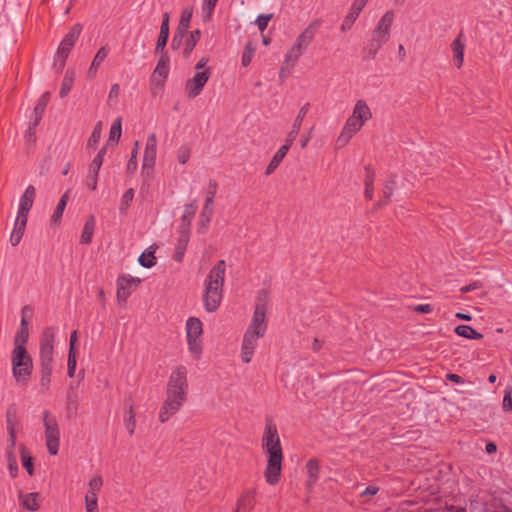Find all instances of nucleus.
<instances>
[{
  "label": "nucleus",
  "mask_w": 512,
  "mask_h": 512,
  "mask_svg": "<svg viewBox=\"0 0 512 512\" xmlns=\"http://www.w3.org/2000/svg\"><path fill=\"white\" fill-rule=\"evenodd\" d=\"M213 214H214V204L204 202L201 212L199 214V219H198V224H197L198 225V228H197L198 233L203 234L207 231Z\"/></svg>",
  "instance_id": "obj_20"
},
{
  "label": "nucleus",
  "mask_w": 512,
  "mask_h": 512,
  "mask_svg": "<svg viewBox=\"0 0 512 512\" xmlns=\"http://www.w3.org/2000/svg\"><path fill=\"white\" fill-rule=\"evenodd\" d=\"M186 339L188 350L194 360H199L203 351V324L197 317H189L186 321Z\"/></svg>",
  "instance_id": "obj_9"
},
{
  "label": "nucleus",
  "mask_w": 512,
  "mask_h": 512,
  "mask_svg": "<svg viewBox=\"0 0 512 512\" xmlns=\"http://www.w3.org/2000/svg\"><path fill=\"white\" fill-rule=\"evenodd\" d=\"M108 52H109V50L105 46L101 47L97 51L96 55L94 56V58L92 60L91 65L88 69V72H87L88 78L93 79L96 77L98 68L102 64V62L106 59Z\"/></svg>",
  "instance_id": "obj_28"
},
{
  "label": "nucleus",
  "mask_w": 512,
  "mask_h": 512,
  "mask_svg": "<svg viewBox=\"0 0 512 512\" xmlns=\"http://www.w3.org/2000/svg\"><path fill=\"white\" fill-rule=\"evenodd\" d=\"M8 432V442H9V448L10 450H13V448L15 447V444H16V429L15 428H11L9 430H7Z\"/></svg>",
  "instance_id": "obj_63"
},
{
  "label": "nucleus",
  "mask_w": 512,
  "mask_h": 512,
  "mask_svg": "<svg viewBox=\"0 0 512 512\" xmlns=\"http://www.w3.org/2000/svg\"><path fill=\"white\" fill-rule=\"evenodd\" d=\"M268 300V292L260 290L255 300V309L251 322L246 329L242 345L240 357L242 362L250 363L254 352L258 346L260 338L264 337L267 331L266 302Z\"/></svg>",
  "instance_id": "obj_2"
},
{
  "label": "nucleus",
  "mask_w": 512,
  "mask_h": 512,
  "mask_svg": "<svg viewBox=\"0 0 512 512\" xmlns=\"http://www.w3.org/2000/svg\"><path fill=\"white\" fill-rule=\"evenodd\" d=\"M191 156V149L187 145H182L177 150V160L181 164H186Z\"/></svg>",
  "instance_id": "obj_51"
},
{
  "label": "nucleus",
  "mask_w": 512,
  "mask_h": 512,
  "mask_svg": "<svg viewBox=\"0 0 512 512\" xmlns=\"http://www.w3.org/2000/svg\"><path fill=\"white\" fill-rule=\"evenodd\" d=\"M306 471L308 474L307 487L309 489H311L314 487V485L317 483V481L319 479L320 466H319L318 460H316V459L308 460L306 463Z\"/></svg>",
  "instance_id": "obj_29"
},
{
  "label": "nucleus",
  "mask_w": 512,
  "mask_h": 512,
  "mask_svg": "<svg viewBox=\"0 0 512 512\" xmlns=\"http://www.w3.org/2000/svg\"><path fill=\"white\" fill-rule=\"evenodd\" d=\"M502 408L506 412L512 411V387H506L502 401Z\"/></svg>",
  "instance_id": "obj_54"
},
{
  "label": "nucleus",
  "mask_w": 512,
  "mask_h": 512,
  "mask_svg": "<svg viewBox=\"0 0 512 512\" xmlns=\"http://www.w3.org/2000/svg\"><path fill=\"white\" fill-rule=\"evenodd\" d=\"M77 366L76 353H68L67 359V374L70 378L74 377Z\"/></svg>",
  "instance_id": "obj_55"
},
{
  "label": "nucleus",
  "mask_w": 512,
  "mask_h": 512,
  "mask_svg": "<svg viewBox=\"0 0 512 512\" xmlns=\"http://www.w3.org/2000/svg\"><path fill=\"white\" fill-rule=\"evenodd\" d=\"M368 0H355L351 8L346 15L345 19L343 20L340 29L343 32H346L350 30L356 21V19L359 17L360 13L362 12L363 8L366 6Z\"/></svg>",
  "instance_id": "obj_17"
},
{
  "label": "nucleus",
  "mask_w": 512,
  "mask_h": 512,
  "mask_svg": "<svg viewBox=\"0 0 512 512\" xmlns=\"http://www.w3.org/2000/svg\"><path fill=\"white\" fill-rule=\"evenodd\" d=\"M45 443L51 455H57L60 447V430L57 419L49 411L43 412Z\"/></svg>",
  "instance_id": "obj_11"
},
{
  "label": "nucleus",
  "mask_w": 512,
  "mask_h": 512,
  "mask_svg": "<svg viewBox=\"0 0 512 512\" xmlns=\"http://www.w3.org/2000/svg\"><path fill=\"white\" fill-rule=\"evenodd\" d=\"M27 220L16 217L12 233L10 235V243L12 246H17L25 232Z\"/></svg>",
  "instance_id": "obj_30"
},
{
  "label": "nucleus",
  "mask_w": 512,
  "mask_h": 512,
  "mask_svg": "<svg viewBox=\"0 0 512 512\" xmlns=\"http://www.w3.org/2000/svg\"><path fill=\"white\" fill-rule=\"evenodd\" d=\"M291 146H292L291 143L285 141V144L282 145L276 151V153L274 154L273 158L271 159V161L269 162L268 166L266 167L265 174L267 176L271 175L277 169V167L280 165V163L282 162V160L284 159V157L288 153V151H289Z\"/></svg>",
  "instance_id": "obj_24"
},
{
  "label": "nucleus",
  "mask_w": 512,
  "mask_h": 512,
  "mask_svg": "<svg viewBox=\"0 0 512 512\" xmlns=\"http://www.w3.org/2000/svg\"><path fill=\"white\" fill-rule=\"evenodd\" d=\"M379 491V487L377 486H374V485H369L368 487L365 488V490L361 493V496L362 497H366V496H374L378 493Z\"/></svg>",
  "instance_id": "obj_64"
},
{
  "label": "nucleus",
  "mask_w": 512,
  "mask_h": 512,
  "mask_svg": "<svg viewBox=\"0 0 512 512\" xmlns=\"http://www.w3.org/2000/svg\"><path fill=\"white\" fill-rule=\"evenodd\" d=\"M21 458H22V465L26 469L29 475L33 474V462L32 457L27 452L26 448L24 446L21 447Z\"/></svg>",
  "instance_id": "obj_50"
},
{
  "label": "nucleus",
  "mask_w": 512,
  "mask_h": 512,
  "mask_svg": "<svg viewBox=\"0 0 512 512\" xmlns=\"http://www.w3.org/2000/svg\"><path fill=\"white\" fill-rule=\"evenodd\" d=\"M465 47L466 41L464 38V34L460 33L451 44V50L457 68H461L463 65Z\"/></svg>",
  "instance_id": "obj_19"
},
{
  "label": "nucleus",
  "mask_w": 512,
  "mask_h": 512,
  "mask_svg": "<svg viewBox=\"0 0 512 512\" xmlns=\"http://www.w3.org/2000/svg\"><path fill=\"white\" fill-rule=\"evenodd\" d=\"M454 331L458 336L466 339L480 340L483 338L481 333L477 332L469 325H458Z\"/></svg>",
  "instance_id": "obj_33"
},
{
  "label": "nucleus",
  "mask_w": 512,
  "mask_h": 512,
  "mask_svg": "<svg viewBox=\"0 0 512 512\" xmlns=\"http://www.w3.org/2000/svg\"><path fill=\"white\" fill-rule=\"evenodd\" d=\"M21 505L29 511H36L39 509V501L37 493H27L20 495Z\"/></svg>",
  "instance_id": "obj_34"
},
{
  "label": "nucleus",
  "mask_w": 512,
  "mask_h": 512,
  "mask_svg": "<svg viewBox=\"0 0 512 512\" xmlns=\"http://www.w3.org/2000/svg\"><path fill=\"white\" fill-rule=\"evenodd\" d=\"M366 170V176H365V186H373L375 173L373 169H371L369 166L365 168Z\"/></svg>",
  "instance_id": "obj_61"
},
{
  "label": "nucleus",
  "mask_w": 512,
  "mask_h": 512,
  "mask_svg": "<svg viewBox=\"0 0 512 512\" xmlns=\"http://www.w3.org/2000/svg\"><path fill=\"white\" fill-rule=\"evenodd\" d=\"M197 201L193 200L191 203L184 205L181 222L178 229L190 231L192 220L195 217L197 211Z\"/></svg>",
  "instance_id": "obj_23"
},
{
  "label": "nucleus",
  "mask_w": 512,
  "mask_h": 512,
  "mask_svg": "<svg viewBox=\"0 0 512 512\" xmlns=\"http://www.w3.org/2000/svg\"><path fill=\"white\" fill-rule=\"evenodd\" d=\"M414 311L418 313H430L433 310V307L431 304H419L414 306Z\"/></svg>",
  "instance_id": "obj_62"
},
{
  "label": "nucleus",
  "mask_w": 512,
  "mask_h": 512,
  "mask_svg": "<svg viewBox=\"0 0 512 512\" xmlns=\"http://www.w3.org/2000/svg\"><path fill=\"white\" fill-rule=\"evenodd\" d=\"M226 263L219 260L209 271L204 281L203 304L207 312H215L223 299Z\"/></svg>",
  "instance_id": "obj_4"
},
{
  "label": "nucleus",
  "mask_w": 512,
  "mask_h": 512,
  "mask_svg": "<svg viewBox=\"0 0 512 512\" xmlns=\"http://www.w3.org/2000/svg\"><path fill=\"white\" fill-rule=\"evenodd\" d=\"M217 189H218L217 182L213 179L209 180L207 188H206V192H205L204 202L214 204V198L216 196Z\"/></svg>",
  "instance_id": "obj_47"
},
{
  "label": "nucleus",
  "mask_w": 512,
  "mask_h": 512,
  "mask_svg": "<svg viewBox=\"0 0 512 512\" xmlns=\"http://www.w3.org/2000/svg\"><path fill=\"white\" fill-rule=\"evenodd\" d=\"M140 282L139 278L130 275L119 276L117 279V300L125 302Z\"/></svg>",
  "instance_id": "obj_15"
},
{
  "label": "nucleus",
  "mask_w": 512,
  "mask_h": 512,
  "mask_svg": "<svg viewBox=\"0 0 512 512\" xmlns=\"http://www.w3.org/2000/svg\"><path fill=\"white\" fill-rule=\"evenodd\" d=\"M396 186V182L394 178L389 179L386 181L383 187V199L379 201L378 206L381 207L388 203L390 197L393 194L394 188Z\"/></svg>",
  "instance_id": "obj_40"
},
{
  "label": "nucleus",
  "mask_w": 512,
  "mask_h": 512,
  "mask_svg": "<svg viewBox=\"0 0 512 512\" xmlns=\"http://www.w3.org/2000/svg\"><path fill=\"white\" fill-rule=\"evenodd\" d=\"M122 134V119L118 117L112 123L109 131V142H118Z\"/></svg>",
  "instance_id": "obj_42"
},
{
  "label": "nucleus",
  "mask_w": 512,
  "mask_h": 512,
  "mask_svg": "<svg viewBox=\"0 0 512 512\" xmlns=\"http://www.w3.org/2000/svg\"><path fill=\"white\" fill-rule=\"evenodd\" d=\"M190 239V231L178 229V239L175 245L174 260L181 262L184 258L188 243Z\"/></svg>",
  "instance_id": "obj_21"
},
{
  "label": "nucleus",
  "mask_w": 512,
  "mask_h": 512,
  "mask_svg": "<svg viewBox=\"0 0 512 512\" xmlns=\"http://www.w3.org/2000/svg\"><path fill=\"white\" fill-rule=\"evenodd\" d=\"M86 512H99L98 496L85 494L84 497Z\"/></svg>",
  "instance_id": "obj_48"
},
{
  "label": "nucleus",
  "mask_w": 512,
  "mask_h": 512,
  "mask_svg": "<svg viewBox=\"0 0 512 512\" xmlns=\"http://www.w3.org/2000/svg\"><path fill=\"white\" fill-rule=\"evenodd\" d=\"M320 25V21L310 23L296 38L292 46L287 50L284 62L292 66L297 62L301 55L307 50L312 43L316 30Z\"/></svg>",
  "instance_id": "obj_7"
},
{
  "label": "nucleus",
  "mask_w": 512,
  "mask_h": 512,
  "mask_svg": "<svg viewBox=\"0 0 512 512\" xmlns=\"http://www.w3.org/2000/svg\"><path fill=\"white\" fill-rule=\"evenodd\" d=\"M6 423H7V430H9L11 428L16 429V426L18 423L16 408H14V407L8 408V410L6 412Z\"/></svg>",
  "instance_id": "obj_52"
},
{
  "label": "nucleus",
  "mask_w": 512,
  "mask_h": 512,
  "mask_svg": "<svg viewBox=\"0 0 512 512\" xmlns=\"http://www.w3.org/2000/svg\"><path fill=\"white\" fill-rule=\"evenodd\" d=\"M273 15L272 14H260L256 20H255V24L257 25L258 29L263 32L267 26H268V23L269 21L272 19Z\"/></svg>",
  "instance_id": "obj_57"
},
{
  "label": "nucleus",
  "mask_w": 512,
  "mask_h": 512,
  "mask_svg": "<svg viewBox=\"0 0 512 512\" xmlns=\"http://www.w3.org/2000/svg\"><path fill=\"white\" fill-rule=\"evenodd\" d=\"M103 161L94 158L89 164L88 173L99 175Z\"/></svg>",
  "instance_id": "obj_60"
},
{
  "label": "nucleus",
  "mask_w": 512,
  "mask_h": 512,
  "mask_svg": "<svg viewBox=\"0 0 512 512\" xmlns=\"http://www.w3.org/2000/svg\"><path fill=\"white\" fill-rule=\"evenodd\" d=\"M138 151H139V141H136L134 143V147H133V149L131 151L130 159H129V161L127 163V166H126V171L129 174H134L135 171L137 170Z\"/></svg>",
  "instance_id": "obj_43"
},
{
  "label": "nucleus",
  "mask_w": 512,
  "mask_h": 512,
  "mask_svg": "<svg viewBox=\"0 0 512 512\" xmlns=\"http://www.w3.org/2000/svg\"><path fill=\"white\" fill-rule=\"evenodd\" d=\"M200 36H201V31L200 30H194L190 33L187 41H186V44H185V48H184V55L185 56H188L192 51L193 49L195 48L197 42L199 41L200 39Z\"/></svg>",
  "instance_id": "obj_41"
},
{
  "label": "nucleus",
  "mask_w": 512,
  "mask_h": 512,
  "mask_svg": "<svg viewBox=\"0 0 512 512\" xmlns=\"http://www.w3.org/2000/svg\"><path fill=\"white\" fill-rule=\"evenodd\" d=\"M254 53H255V47L252 45V43H250V42L247 43L244 48V51L242 53V58H241V63L244 67H247L251 63Z\"/></svg>",
  "instance_id": "obj_49"
},
{
  "label": "nucleus",
  "mask_w": 512,
  "mask_h": 512,
  "mask_svg": "<svg viewBox=\"0 0 512 512\" xmlns=\"http://www.w3.org/2000/svg\"><path fill=\"white\" fill-rule=\"evenodd\" d=\"M138 261H139L140 265L145 268L153 267L156 264V257L154 255V251H148V250L144 251L140 255Z\"/></svg>",
  "instance_id": "obj_44"
},
{
  "label": "nucleus",
  "mask_w": 512,
  "mask_h": 512,
  "mask_svg": "<svg viewBox=\"0 0 512 512\" xmlns=\"http://www.w3.org/2000/svg\"><path fill=\"white\" fill-rule=\"evenodd\" d=\"M255 505V491H245L237 501V507L234 512H248L254 508Z\"/></svg>",
  "instance_id": "obj_27"
},
{
  "label": "nucleus",
  "mask_w": 512,
  "mask_h": 512,
  "mask_svg": "<svg viewBox=\"0 0 512 512\" xmlns=\"http://www.w3.org/2000/svg\"><path fill=\"white\" fill-rule=\"evenodd\" d=\"M29 339V331L28 329H18L15 338H14V348L13 349H26V344Z\"/></svg>",
  "instance_id": "obj_38"
},
{
  "label": "nucleus",
  "mask_w": 512,
  "mask_h": 512,
  "mask_svg": "<svg viewBox=\"0 0 512 512\" xmlns=\"http://www.w3.org/2000/svg\"><path fill=\"white\" fill-rule=\"evenodd\" d=\"M169 37V14L164 13L162 23L160 26V33L157 39L155 51L164 52V48L167 44V40Z\"/></svg>",
  "instance_id": "obj_26"
},
{
  "label": "nucleus",
  "mask_w": 512,
  "mask_h": 512,
  "mask_svg": "<svg viewBox=\"0 0 512 512\" xmlns=\"http://www.w3.org/2000/svg\"><path fill=\"white\" fill-rule=\"evenodd\" d=\"M95 217L93 215L89 216L87 221L84 224L83 231L81 233L80 242L83 244H90L93 238V234L95 231Z\"/></svg>",
  "instance_id": "obj_31"
},
{
  "label": "nucleus",
  "mask_w": 512,
  "mask_h": 512,
  "mask_svg": "<svg viewBox=\"0 0 512 512\" xmlns=\"http://www.w3.org/2000/svg\"><path fill=\"white\" fill-rule=\"evenodd\" d=\"M394 19V12L389 10L378 21L368 43V54L370 57L374 58L383 45L390 39V31Z\"/></svg>",
  "instance_id": "obj_6"
},
{
  "label": "nucleus",
  "mask_w": 512,
  "mask_h": 512,
  "mask_svg": "<svg viewBox=\"0 0 512 512\" xmlns=\"http://www.w3.org/2000/svg\"><path fill=\"white\" fill-rule=\"evenodd\" d=\"M49 99H50V93L49 92H45L38 100V102L36 103L35 107H34V112H38L40 114H43L44 111H45V108L49 102Z\"/></svg>",
  "instance_id": "obj_56"
},
{
  "label": "nucleus",
  "mask_w": 512,
  "mask_h": 512,
  "mask_svg": "<svg viewBox=\"0 0 512 512\" xmlns=\"http://www.w3.org/2000/svg\"><path fill=\"white\" fill-rule=\"evenodd\" d=\"M74 75H75L74 71H72V70L66 71V73L63 77V80H62L60 91H59V96L61 98L66 97L69 94V92L71 91L73 83H74Z\"/></svg>",
  "instance_id": "obj_35"
},
{
  "label": "nucleus",
  "mask_w": 512,
  "mask_h": 512,
  "mask_svg": "<svg viewBox=\"0 0 512 512\" xmlns=\"http://www.w3.org/2000/svg\"><path fill=\"white\" fill-rule=\"evenodd\" d=\"M102 486H103L102 476L99 474H95L89 479V481L87 483L86 494L98 496V493L101 491Z\"/></svg>",
  "instance_id": "obj_37"
},
{
  "label": "nucleus",
  "mask_w": 512,
  "mask_h": 512,
  "mask_svg": "<svg viewBox=\"0 0 512 512\" xmlns=\"http://www.w3.org/2000/svg\"><path fill=\"white\" fill-rule=\"evenodd\" d=\"M210 76L211 70L207 68L204 71L196 72L192 78L188 79L185 83V91L188 98L194 99L199 96Z\"/></svg>",
  "instance_id": "obj_13"
},
{
  "label": "nucleus",
  "mask_w": 512,
  "mask_h": 512,
  "mask_svg": "<svg viewBox=\"0 0 512 512\" xmlns=\"http://www.w3.org/2000/svg\"><path fill=\"white\" fill-rule=\"evenodd\" d=\"M81 30V25L75 24L62 39L58 47L56 56L57 60L60 62L61 67L64 66L71 49L74 47L77 39L80 36Z\"/></svg>",
  "instance_id": "obj_12"
},
{
  "label": "nucleus",
  "mask_w": 512,
  "mask_h": 512,
  "mask_svg": "<svg viewBox=\"0 0 512 512\" xmlns=\"http://www.w3.org/2000/svg\"><path fill=\"white\" fill-rule=\"evenodd\" d=\"M309 108H310V104L309 103L304 104L300 108L296 118L294 119V122L292 124V128H291L290 132L288 133V135L286 137V140H285L286 142H289L291 144L294 143V141L296 140V137L299 134V131L301 129L302 122H303L305 116L307 115V113L309 111Z\"/></svg>",
  "instance_id": "obj_18"
},
{
  "label": "nucleus",
  "mask_w": 512,
  "mask_h": 512,
  "mask_svg": "<svg viewBox=\"0 0 512 512\" xmlns=\"http://www.w3.org/2000/svg\"><path fill=\"white\" fill-rule=\"evenodd\" d=\"M6 457L8 462V469L11 477L15 478L18 474L17 459L13 450L7 449Z\"/></svg>",
  "instance_id": "obj_46"
},
{
  "label": "nucleus",
  "mask_w": 512,
  "mask_h": 512,
  "mask_svg": "<svg viewBox=\"0 0 512 512\" xmlns=\"http://www.w3.org/2000/svg\"><path fill=\"white\" fill-rule=\"evenodd\" d=\"M134 198V190L132 188L126 190L121 198V203L119 206L120 213L126 214L128 208L130 207L131 202Z\"/></svg>",
  "instance_id": "obj_45"
},
{
  "label": "nucleus",
  "mask_w": 512,
  "mask_h": 512,
  "mask_svg": "<svg viewBox=\"0 0 512 512\" xmlns=\"http://www.w3.org/2000/svg\"><path fill=\"white\" fill-rule=\"evenodd\" d=\"M85 184L91 191L96 190L98 185V175L88 173L86 176Z\"/></svg>",
  "instance_id": "obj_58"
},
{
  "label": "nucleus",
  "mask_w": 512,
  "mask_h": 512,
  "mask_svg": "<svg viewBox=\"0 0 512 512\" xmlns=\"http://www.w3.org/2000/svg\"><path fill=\"white\" fill-rule=\"evenodd\" d=\"M36 195V190L34 186L29 185L26 189L23 195L20 197L19 200V207L17 212V217L20 219L28 220V214L31 210L34 199Z\"/></svg>",
  "instance_id": "obj_16"
},
{
  "label": "nucleus",
  "mask_w": 512,
  "mask_h": 512,
  "mask_svg": "<svg viewBox=\"0 0 512 512\" xmlns=\"http://www.w3.org/2000/svg\"><path fill=\"white\" fill-rule=\"evenodd\" d=\"M189 392L188 369L185 365L176 366L167 381L165 399L159 410V421L167 422L181 410L187 402Z\"/></svg>",
  "instance_id": "obj_1"
},
{
  "label": "nucleus",
  "mask_w": 512,
  "mask_h": 512,
  "mask_svg": "<svg viewBox=\"0 0 512 512\" xmlns=\"http://www.w3.org/2000/svg\"><path fill=\"white\" fill-rule=\"evenodd\" d=\"M12 374L18 384L28 383L32 370L33 362L27 349H13L11 353Z\"/></svg>",
  "instance_id": "obj_8"
},
{
  "label": "nucleus",
  "mask_w": 512,
  "mask_h": 512,
  "mask_svg": "<svg viewBox=\"0 0 512 512\" xmlns=\"http://www.w3.org/2000/svg\"><path fill=\"white\" fill-rule=\"evenodd\" d=\"M53 369L54 366H40V386L42 391L50 389Z\"/></svg>",
  "instance_id": "obj_36"
},
{
  "label": "nucleus",
  "mask_w": 512,
  "mask_h": 512,
  "mask_svg": "<svg viewBox=\"0 0 512 512\" xmlns=\"http://www.w3.org/2000/svg\"><path fill=\"white\" fill-rule=\"evenodd\" d=\"M101 133H102V123L98 122L95 125V127L87 141V149H95L97 147L99 140L101 138Z\"/></svg>",
  "instance_id": "obj_39"
},
{
  "label": "nucleus",
  "mask_w": 512,
  "mask_h": 512,
  "mask_svg": "<svg viewBox=\"0 0 512 512\" xmlns=\"http://www.w3.org/2000/svg\"><path fill=\"white\" fill-rule=\"evenodd\" d=\"M262 449L267 456V465L264 477L269 485H276L281 477L283 452L276 425L266 421L262 436Z\"/></svg>",
  "instance_id": "obj_3"
},
{
  "label": "nucleus",
  "mask_w": 512,
  "mask_h": 512,
  "mask_svg": "<svg viewBox=\"0 0 512 512\" xmlns=\"http://www.w3.org/2000/svg\"><path fill=\"white\" fill-rule=\"evenodd\" d=\"M371 118L372 112L367 102L363 99L357 100L336 140L337 147H345Z\"/></svg>",
  "instance_id": "obj_5"
},
{
  "label": "nucleus",
  "mask_w": 512,
  "mask_h": 512,
  "mask_svg": "<svg viewBox=\"0 0 512 512\" xmlns=\"http://www.w3.org/2000/svg\"><path fill=\"white\" fill-rule=\"evenodd\" d=\"M69 194H70V190H67L60 198L53 214H52V217H51V222L53 224H58L62 218V215L64 213V210L66 208V205L69 201Z\"/></svg>",
  "instance_id": "obj_32"
},
{
  "label": "nucleus",
  "mask_w": 512,
  "mask_h": 512,
  "mask_svg": "<svg viewBox=\"0 0 512 512\" xmlns=\"http://www.w3.org/2000/svg\"><path fill=\"white\" fill-rule=\"evenodd\" d=\"M156 154L157 137L154 133H152L147 137L142 163V172L148 177H150L153 173L156 162Z\"/></svg>",
  "instance_id": "obj_14"
},
{
  "label": "nucleus",
  "mask_w": 512,
  "mask_h": 512,
  "mask_svg": "<svg viewBox=\"0 0 512 512\" xmlns=\"http://www.w3.org/2000/svg\"><path fill=\"white\" fill-rule=\"evenodd\" d=\"M58 329L48 326L43 329L39 339L40 366H54V347Z\"/></svg>",
  "instance_id": "obj_10"
},
{
  "label": "nucleus",
  "mask_w": 512,
  "mask_h": 512,
  "mask_svg": "<svg viewBox=\"0 0 512 512\" xmlns=\"http://www.w3.org/2000/svg\"><path fill=\"white\" fill-rule=\"evenodd\" d=\"M169 62L170 59L167 52H161V56L158 59L157 65L153 71L152 77L154 80L157 78L162 80L167 78L170 70Z\"/></svg>",
  "instance_id": "obj_25"
},
{
  "label": "nucleus",
  "mask_w": 512,
  "mask_h": 512,
  "mask_svg": "<svg viewBox=\"0 0 512 512\" xmlns=\"http://www.w3.org/2000/svg\"><path fill=\"white\" fill-rule=\"evenodd\" d=\"M135 425H136L135 414H134L133 408L130 407L129 415H128L127 423H126V427L129 431V434L134 433Z\"/></svg>",
  "instance_id": "obj_59"
},
{
  "label": "nucleus",
  "mask_w": 512,
  "mask_h": 512,
  "mask_svg": "<svg viewBox=\"0 0 512 512\" xmlns=\"http://www.w3.org/2000/svg\"><path fill=\"white\" fill-rule=\"evenodd\" d=\"M191 18H192V10L184 9L181 14L177 34H175L172 39L171 45L173 48H175L176 45L180 44L181 38L183 37L184 33L189 28Z\"/></svg>",
  "instance_id": "obj_22"
},
{
  "label": "nucleus",
  "mask_w": 512,
  "mask_h": 512,
  "mask_svg": "<svg viewBox=\"0 0 512 512\" xmlns=\"http://www.w3.org/2000/svg\"><path fill=\"white\" fill-rule=\"evenodd\" d=\"M218 0H203L202 13L206 19H210Z\"/></svg>",
  "instance_id": "obj_53"
}]
</instances>
